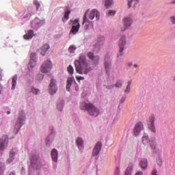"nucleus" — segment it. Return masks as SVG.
I'll return each instance as SVG.
<instances>
[{
	"label": "nucleus",
	"mask_w": 175,
	"mask_h": 175,
	"mask_svg": "<svg viewBox=\"0 0 175 175\" xmlns=\"http://www.w3.org/2000/svg\"><path fill=\"white\" fill-rule=\"evenodd\" d=\"M70 24H72V27L70 30V33L76 35L77 31L80 29V23L79 19H75L74 21L70 20Z\"/></svg>",
	"instance_id": "nucleus-6"
},
{
	"label": "nucleus",
	"mask_w": 175,
	"mask_h": 175,
	"mask_svg": "<svg viewBox=\"0 0 175 175\" xmlns=\"http://www.w3.org/2000/svg\"><path fill=\"white\" fill-rule=\"evenodd\" d=\"M53 68V64H51V62L49 60H46L40 68V70L42 73H47L51 70V68Z\"/></svg>",
	"instance_id": "nucleus-8"
},
{
	"label": "nucleus",
	"mask_w": 175,
	"mask_h": 175,
	"mask_svg": "<svg viewBox=\"0 0 175 175\" xmlns=\"http://www.w3.org/2000/svg\"><path fill=\"white\" fill-rule=\"evenodd\" d=\"M131 84H132V81H129L127 82V86H128V87H131Z\"/></svg>",
	"instance_id": "nucleus-51"
},
{
	"label": "nucleus",
	"mask_w": 175,
	"mask_h": 175,
	"mask_svg": "<svg viewBox=\"0 0 175 175\" xmlns=\"http://www.w3.org/2000/svg\"><path fill=\"white\" fill-rule=\"evenodd\" d=\"M24 124H25V114L23 112H21L18 116V120L14 129V131L16 134L18 133L20 128H21Z\"/></svg>",
	"instance_id": "nucleus-3"
},
{
	"label": "nucleus",
	"mask_w": 175,
	"mask_h": 175,
	"mask_svg": "<svg viewBox=\"0 0 175 175\" xmlns=\"http://www.w3.org/2000/svg\"><path fill=\"white\" fill-rule=\"evenodd\" d=\"M49 49H50V45H49V44H44L41 48L40 54H42V55L44 57V55H46L45 53L46 51H47V50H49Z\"/></svg>",
	"instance_id": "nucleus-21"
},
{
	"label": "nucleus",
	"mask_w": 175,
	"mask_h": 175,
	"mask_svg": "<svg viewBox=\"0 0 175 175\" xmlns=\"http://www.w3.org/2000/svg\"><path fill=\"white\" fill-rule=\"evenodd\" d=\"M150 142H151V140H150V139L148 138V136L145 135L142 137V143L143 144H144V146H146V144H148Z\"/></svg>",
	"instance_id": "nucleus-29"
},
{
	"label": "nucleus",
	"mask_w": 175,
	"mask_h": 175,
	"mask_svg": "<svg viewBox=\"0 0 175 175\" xmlns=\"http://www.w3.org/2000/svg\"><path fill=\"white\" fill-rule=\"evenodd\" d=\"M69 14H70V10L67 8L66 10L64 16V17L62 18V21L64 23H66V21H68L69 20Z\"/></svg>",
	"instance_id": "nucleus-22"
},
{
	"label": "nucleus",
	"mask_w": 175,
	"mask_h": 175,
	"mask_svg": "<svg viewBox=\"0 0 175 175\" xmlns=\"http://www.w3.org/2000/svg\"><path fill=\"white\" fill-rule=\"evenodd\" d=\"M139 166L142 170H146V169H147V166H148V162L147 161V159H144L141 160L139 162Z\"/></svg>",
	"instance_id": "nucleus-17"
},
{
	"label": "nucleus",
	"mask_w": 175,
	"mask_h": 175,
	"mask_svg": "<svg viewBox=\"0 0 175 175\" xmlns=\"http://www.w3.org/2000/svg\"><path fill=\"white\" fill-rule=\"evenodd\" d=\"M8 140H2V142L0 144V150L2 151L3 150H5V148H6V147H8Z\"/></svg>",
	"instance_id": "nucleus-25"
},
{
	"label": "nucleus",
	"mask_w": 175,
	"mask_h": 175,
	"mask_svg": "<svg viewBox=\"0 0 175 175\" xmlns=\"http://www.w3.org/2000/svg\"><path fill=\"white\" fill-rule=\"evenodd\" d=\"M113 3V0H105V6L106 9H109V8H110V6H111Z\"/></svg>",
	"instance_id": "nucleus-30"
},
{
	"label": "nucleus",
	"mask_w": 175,
	"mask_h": 175,
	"mask_svg": "<svg viewBox=\"0 0 175 175\" xmlns=\"http://www.w3.org/2000/svg\"><path fill=\"white\" fill-rule=\"evenodd\" d=\"M105 68L107 73H109L110 72V68H111V61L110 60V57L107 55L105 58Z\"/></svg>",
	"instance_id": "nucleus-12"
},
{
	"label": "nucleus",
	"mask_w": 175,
	"mask_h": 175,
	"mask_svg": "<svg viewBox=\"0 0 175 175\" xmlns=\"http://www.w3.org/2000/svg\"><path fill=\"white\" fill-rule=\"evenodd\" d=\"M64 107V101H62L61 103L57 105V109L59 111H62V109Z\"/></svg>",
	"instance_id": "nucleus-35"
},
{
	"label": "nucleus",
	"mask_w": 175,
	"mask_h": 175,
	"mask_svg": "<svg viewBox=\"0 0 175 175\" xmlns=\"http://www.w3.org/2000/svg\"><path fill=\"white\" fill-rule=\"evenodd\" d=\"M105 44V37L103 36H98L96 40L94 41V44L93 45V50L98 53L99 50H100V47Z\"/></svg>",
	"instance_id": "nucleus-4"
},
{
	"label": "nucleus",
	"mask_w": 175,
	"mask_h": 175,
	"mask_svg": "<svg viewBox=\"0 0 175 175\" xmlns=\"http://www.w3.org/2000/svg\"><path fill=\"white\" fill-rule=\"evenodd\" d=\"M76 143L79 150H81L83 148V139L78 137L76 140Z\"/></svg>",
	"instance_id": "nucleus-27"
},
{
	"label": "nucleus",
	"mask_w": 175,
	"mask_h": 175,
	"mask_svg": "<svg viewBox=\"0 0 175 175\" xmlns=\"http://www.w3.org/2000/svg\"><path fill=\"white\" fill-rule=\"evenodd\" d=\"M31 92L33 94H35V95H38V94H39V92H40V90H38V89H36V88H32L31 89Z\"/></svg>",
	"instance_id": "nucleus-39"
},
{
	"label": "nucleus",
	"mask_w": 175,
	"mask_h": 175,
	"mask_svg": "<svg viewBox=\"0 0 175 175\" xmlns=\"http://www.w3.org/2000/svg\"><path fill=\"white\" fill-rule=\"evenodd\" d=\"M67 70L69 75H73V73H75V69L73 68V66H72V65L68 66V67L67 68Z\"/></svg>",
	"instance_id": "nucleus-32"
},
{
	"label": "nucleus",
	"mask_w": 175,
	"mask_h": 175,
	"mask_svg": "<svg viewBox=\"0 0 175 175\" xmlns=\"http://www.w3.org/2000/svg\"><path fill=\"white\" fill-rule=\"evenodd\" d=\"M126 45V36H122L119 40V55H118V57H122L124 55V50H125V46Z\"/></svg>",
	"instance_id": "nucleus-5"
},
{
	"label": "nucleus",
	"mask_w": 175,
	"mask_h": 175,
	"mask_svg": "<svg viewBox=\"0 0 175 175\" xmlns=\"http://www.w3.org/2000/svg\"><path fill=\"white\" fill-rule=\"evenodd\" d=\"M88 57L89 59H91L94 64H98L99 62V56L94 55L92 52L88 53Z\"/></svg>",
	"instance_id": "nucleus-14"
},
{
	"label": "nucleus",
	"mask_w": 175,
	"mask_h": 175,
	"mask_svg": "<svg viewBox=\"0 0 175 175\" xmlns=\"http://www.w3.org/2000/svg\"><path fill=\"white\" fill-rule=\"evenodd\" d=\"M134 68H137V64H134Z\"/></svg>",
	"instance_id": "nucleus-56"
},
{
	"label": "nucleus",
	"mask_w": 175,
	"mask_h": 175,
	"mask_svg": "<svg viewBox=\"0 0 175 175\" xmlns=\"http://www.w3.org/2000/svg\"><path fill=\"white\" fill-rule=\"evenodd\" d=\"M39 23H38V27H42V25H43V24H44V21H39Z\"/></svg>",
	"instance_id": "nucleus-47"
},
{
	"label": "nucleus",
	"mask_w": 175,
	"mask_h": 175,
	"mask_svg": "<svg viewBox=\"0 0 175 175\" xmlns=\"http://www.w3.org/2000/svg\"><path fill=\"white\" fill-rule=\"evenodd\" d=\"M100 14L99 12L96 10H92L90 13L89 14L88 18L90 20H94V18H96V20H99V17H100Z\"/></svg>",
	"instance_id": "nucleus-13"
},
{
	"label": "nucleus",
	"mask_w": 175,
	"mask_h": 175,
	"mask_svg": "<svg viewBox=\"0 0 175 175\" xmlns=\"http://www.w3.org/2000/svg\"><path fill=\"white\" fill-rule=\"evenodd\" d=\"M36 56V54L35 53H31L30 55L31 59L29 63L28 68H31L32 69L33 68H35V65H36V63L35 62V59H33V57H35Z\"/></svg>",
	"instance_id": "nucleus-16"
},
{
	"label": "nucleus",
	"mask_w": 175,
	"mask_h": 175,
	"mask_svg": "<svg viewBox=\"0 0 175 175\" xmlns=\"http://www.w3.org/2000/svg\"><path fill=\"white\" fill-rule=\"evenodd\" d=\"M35 21H36V23H38V21H39V20H38V18H36V19L35 20Z\"/></svg>",
	"instance_id": "nucleus-57"
},
{
	"label": "nucleus",
	"mask_w": 175,
	"mask_h": 175,
	"mask_svg": "<svg viewBox=\"0 0 175 175\" xmlns=\"http://www.w3.org/2000/svg\"><path fill=\"white\" fill-rule=\"evenodd\" d=\"M75 66L77 73L79 75H88L92 68L88 66L85 55H81L79 59L75 61Z\"/></svg>",
	"instance_id": "nucleus-1"
},
{
	"label": "nucleus",
	"mask_w": 175,
	"mask_h": 175,
	"mask_svg": "<svg viewBox=\"0 0 175 175\" xmlns=\"http://www.w3.org/2000/svg\"><path fill=\"white\" fill-rule=\"evenodd\" d=\"M34 164H35V162H33V160H31V165H32L33 167H35Z\"/></svg>",
	"instance_id": "nucleus-53"
},
{
	"label": "nucleus",
	"mask_w": 175,
	"mask_h": 175,
	"mask_svg": "<svg viewBox=\"0 0 175 175\" xmlns=\"http://www.w3.org/2000/svg\"><path fill=\"white\" fill-rule=\"evenodd\" d=\"M77 49V48H76V46L75 45H71L68 48V51H69V53H75V51H76Z\"/></svg>",
	"instance_id": "nucleus-34"
},
{
	"label": "nucleus",
	"mask_w": 175,
	"mask_h": 175,
	"mask_svg": "<svg viewBox=\"0 0 175 175\" xmlns=\"http://www.w3.org/2000/svg\"><path fill=\"white\" fill-rule=\"evenodd\" d=\"M51 158H52L53 161H54V162H57L58 161V151H57L56 149H53L51 151Z\"/></svg>",
	"instance_id": "nucleus-18"
},
{
	"label": "nucleus",
	"mask_w": 175,
	"mask_h": 175,
	"mask_svg": "<svg viewBox=\"0 0 175 175\" xmlns=\"http://www.w3.org/2000/svg\"><path fill=\"white\" fill-rule=\"evenodd\" d=\"M3 173V167H2V164L0 163V174H2Z\"/></svg>",
	"instance_id": "nucleus-48"
},
{
	"label": "nucleus",
	"mask_w": 175,
	"mask_h": 175,
	"mask_svg": "<svg viewBox=\"0 0 175 175\" xmlns=\"http://www.w3.org/2000/svg\"><path fill=\"white\" fill-rule=\"evenodd\" d=\"M116 13H117V12L116 10H109L108 12L107 15L108 16H114V14H116Z\"/></svg>",
	"instance_id": "nucleus-38"
},
{
	"label": "nucleus",
	"mask_w": 175,
	"mask_h": 175,
	"mask_svg": "<svg viewBox=\"0 0 175 175\" xmlns=\"http://www.w3.org/2000/svg\"><path fill=\"white\" fill-rule=\"evenodd\" d=\"M10 175H14V173L11 172V173L10 174Z\"/></svg>",
	"instance_id": "nucleus-58"
},
{
	"label": "nucleus",
	"mask_w": 175,
	"mask_h": 175,
	"mask_svg": "<svg viewBox=\"0 0 175 175\" xmlns=\"http://www.w3.org/2000/svg\"><path fill=\"white\" fill-rule=\"evenodd\" d=\"M124 26L121 27V31L124 32V31H126L132 24H133V19L131 17H126L123 19Z\"/></svg>",
	"instance_id": "nucleus-9"
},
{
	"label": "nucleus",
	"mask_w": 175,
	"mask_h": 175,
	"mask_svg": "<svg viewBox=\"0 0 175 175\" xmlns=\"http://www.w3.org/2000/svg\"><path fill=\"white\" fill-rule=\"evenodd\" d=\"M172 3H175V0L174 1H172Z\"/></svg>",
	"instance_id": "nucleus-59"
},
{
	"label": "nucleus",
	"mask_w": 175,
	"mask_h": 175,
	"mask_svg": "<svg viewBox=\"0 0 175 175\" xmlns=\"http://www.w3.org/2000/svg\"><path fill=\"white\" fill-rule=\"evenodd\" d=\"M10 113V111H8V112H7V114H9Z\"/></svg>",
	"instance_id": "nucleus-60"
},
{
	"label": "nucleus",
	"mask_w": 175,
	"mask_h": 175,
	"mask_svg": "<svg viewBox=\"0 0 175 175\" xmlns=\"http://www.w3.org/2000/svg\"><path fill=\"white\" fill-rule=\"evenodd\" d=\"M142 129H143V123L138 122L135 124L134 128V133L135 136H139V133L142 132Z\"/></svg>",
	"instance_id": "nucleus-15"
},
{
	"label": "nucleus",
	"mask_w": 175,
	"mask_h": 175,
	"mask_svg": "<svg viewBox=\"0 0 175 175\" xmlns=\"http://www.w3.org/2000/svg\"><path fill=\"white\" fill-rule=\"evenodd\" d=\"M31 16H32V14H31L30 12L26 14L24 16V18H29L31 17Z\"/></svg>",
	"instance_id": "nucleus-43"
},
{
	"label": "nucleus",
	"mask_w": 175,
	"mask_h": 175,
	"mask_svg": "<svg viewBox=\"0 0 175 175\" xmlns=\"http://www.w3.org/2000/svg\"><path fill=\"white\" fill-rule=\"evenodd\" d=\"M17 79H18V77H17V75H16L12 78V90H15L16 89V85H17Z\"/></svg>",
	"instance_id": "nucleus-24"
},
{
	"label": "nucleus",
	"mask_w": 175,
	"mask_h": 175,
	"mask_svg": "<svg viewBox=\"0 0 175 175\" xmlns=\"http://www.w3.org/2000/svg\"><path fill=\"white\" fill-rule=\"evenodd\" d=\"M157 165H158L159 166H162V159H159L157 160Z\"/></svg>",
	"instance_id": "nucleus-44"
},
{
	"label": "nucleus",
	"mask_w": 175,
	"mask_h": 175,
	"mask_svg": "<svg viewBox=\"0 0 175 175\" xmlns=\"http://www.w3.org/2000/svg\"><path fill=\"white\" fill-rule=\"evenodd\" d=\"M16 155V149H12L11 151H10V158L8 159L7 162L8 163H12V161H14V157Z\"/></svg>",
	"instance_id": "nucleus-19"
},
{
	"label": "nucleus",
	"mask_w": 175,
	"mask_h": 175,
	"mask_svg": "<svg viewBox=\"0 0 175 175\" xmlns=\"http://www.w3.org/2000/svg\"><path fill=\"white\" fill-rule=\"evenodd\" d=\"M101 148L102 143H100V142H97L93 149L92 157H96V155H98L99 152H100Z\"/></svg>",
	"instance_id": "nucleus-11"
},
{
	"label": "nucleus",
	"mask_w": 175,
	"mask_h": 175,
	"mask_svg": "<svg viewBox=\"0 0 175 175\" xmlns=\"http://www.w3.org/2000/svg\"><path fill=\"white\" fill-rule=\"evenodd\" d=\"M122 84H124V81L120 79L118 80L114 85L116 88H121L122 87Z\"/></svg>",
	"instance_id": "nucleus-31"
},
{
	"label": "nucleus",
	"mask_w": 175,
	"mask_h": 175,
	"mask_svg": "<svg viewBox=\"0 0 175 175\" xmlns=\"http://www.w3.org/2000/svg\"><path fill=\"white\" fill-rule=\"evenodd\" d=\"M88 13V11L86 12L84 14L83 16V25H84V24H85V23H88V24H90V21L87 18V14Z\"/></svg>",
	"instance_id": "nucleus-33"
},
{
	"label": "nucleus",
	"mask_w": 175,
	"mask_h": 175,
	"mask_svg": "<svg viewBox=\"0 0 175 175\" xmlns=\"http://www.w3.org/2000/svg\"><path fill=\"white\" fill-rule=\"evenodd\" d=\"M139 0H130L128 1V7L129 8H132V3L134 5V6H136L137 3H139Z\"/></svg>",
	"instance_id": "nucleus-28"
},
{
	"label": "nucleus",
	"mask_w": 175,
	"mask_h": 175,
	"mask_svg": "<svg viewBox=\"0 0 175 175\" xmlns=\"http://www.w3.org/2000/svg\"><path fill=\"white\" fill-rule=\"evenodd\" d=\"M76 79L78 81H80L81 80H84V77H76Z\"/></svg>",
	"instance_id": "nucleus-46"
},
{
	"label": "nucleus",
	"mask_w": 175,
	"mask_h": 175,
	"mask_svg": "<svg viewBox=\"0 0 175 175\" xmlns=\"http://www.w3.org/2000/svg\"><path fill=\"white\" fill-rule=\"evenodd\" d=\"M170 21L172 24H175V16H171Z\"/></svg>",
	"instance_id": "nucleus-45"
},
{
	"label": "nucleus",
	"mask_w": 175,
	"mask_h": 175,
	"mask_svg": "<svg viewBox=\"0 0 175 175\" xmlns=\"http://www.w3.org/2000/svg\"><path fill=\"white\" fill-rule=\"evenodd\" d=\"M33 3H34L35 6H36L37 10H38L39 8H40V3H39V1L35 0L33 1Z\"/></svg>",
	"instance_id": "nucleus-36"
},
{
	"label": "nucleus",
	"mask_w": 175,
	"mask_h": 175,
	"mask_svg": "<svg viewBox=\"0 0 175 175\" xmlns=\"http://www.w3.org/2000/svg\"><path fill=\"white\" fill-rule=\"evenodd\" d=\"M127 66L131 68V66H132V63H131V62L127 63Z\"/></svg>",
	"instance_id": "nucleus-52"
},
{
	"label": "nucleus",
	"mask_w": 175,
	"mask_h": 175,
	"mask_svg": "<svg viewBox=\"0 0 175 175\" xmlns=\"http://www.w3.org/2000/svg\"><path fill=\"white\" fill-rule=\"evenodd\" d=\"M149 144L152 150H157V141L155 139H151Z\"/></svg>",
	"instance_id": "nucleus-26"
},
{
	"label": "nucleus",
	"mask_w": 175,
	"mask_h": 175,
	"mask_svg": "<svg viewBox=\"0 0 175 175\" xmlns=\"http://www.w3.org/2000/svg\"><path fill=\"white\" fill-rule=\"evenodd\" d=\"M125 100V99H124L122 101V103H123V102Z\"/></svg>",
	"instance_id": "nucleus-61"
},
{
	"label": "nucleus",
	"mask_w": 175,
	"mask_h": 175,
	"mask_svg": "<svg viewBox=\"0 0 175 175\" xmlns=\"http://www.w3.org/2000/svg\"><path fill=\"white\" fill-rule=\"evenodd\" d=\"M37 77H40L41 79V80H42L43 77H44V75H42V74H39Z\"/></svg>",
	"instance_id": "nucleus-50"
},
{
	"label": "nucleus",
	"mask_w": 175,
	"mask_h": 175,
	"mask_svg": "<svg viewBox=\"0 0 175 175\" xmlns=\"http://www.w3.org/2000/svg\"><path fill=\"white\" fill-rule=\"evenodd\" d=\"M115 85H107L106 88L107 90H113V88H114Z\"/></svg>",
	"instance_id": "nucleus-42"
},
{
	"label": "nucleus",
	"mask_w": 175,
	"mask_h": 175,
	"mask_svg": "<svg viewBox=\"0 0 175 175\" xmlns=\"http://www.w3.org/2000/svg\"><path fill=\"white\" fill-rule=\"evenodd\" d=\"M148 126L154 133L157 132V129H155V116L154 115H150L149 116L148 119Z\"/></svg>",
	"instance_id": "nucleus-7"
},
{
	"label": "nucleus",
	"mask_w": 175,
	"mask_h": 175,
	"mask_svg": "<svg viewBox=\"0 0 175 175\" xmlns=\"http://www.w3.org/2000/svg\"><path fill=\"white\" fill-rule=\"evenodd\" d=\"M33 38V30L27 31V33L23 36V38L26 40H29Z\"/></svg>",
	"instance_id": "nucleus-20"
},
{
	"label": "nucleus",
	"mask_w": 175,
	"mask_h": 175,
	"mask_svg": "<svg viewBox=\"0 0 175 175\" xmlns=\"http://www.w3.org/2000/svg\"><path fill=\"white\" fill-rule=\"evenodd\" d=\"M72 83H73V79L72 77H68L66 83L67 91H70V87H72Z\"/></svg>",
	"instance_id": "nucleus-23"
},
{
	"label": "nucleus",
	"mask_w": 175,
	"mask_h": 175,
	"mask_svg": "<svg viewBox=\"0 0 175 175\" xmlns=\"http://www.w3.org/2000/svg\"><path fill=\"white\" fill-rule=\"evenodd\" d=\"M114 175H120V167H116Z\"/></svg>",
	"instance_id": "nucleus-41"
},
{
	"label": "nucleus",
	"mask_w": 175,
	"mask_h": 175,
	"mask_svg": "<svg viewBox=\"0 0 175 175\" xmlns=\"http://www.w3.org/2000/svg\"><path fill=\"white\" fill-rule=\"evenodd\" d=\"M57 80L52 79L49 84V91L51 95H54L57 92Z\"/></svg>",
	"instance_id": "nucleus-10"
},
{
	"label": "nucleus",
	"mask_w": 175,
	"mask_h": 175,
	"mask_svg": "<svg viewBox=\"0 0 175 175\" xmlns=\"http://www.w3.org/2000/svg\"><path fill=\"white\" fill-rule=\"evenodd\" d=\"M81 109L82 110H88L89 114L93 117H98L99 116V109H98L94 105L82 103L81 104Z\"/></svg>",
	"instance_id": "nucleus-2"
},
{
	"label": "nucleus",
	"mask_w": 175,
	"mask_h": 175,
	"mask_svg": "<svg viewBox=\"0 0 175 175\" xmlns=\"http://www.w3.org/2000/svg\"><path fill=\"white\" fill-rule=\"evenodd\" d=\"M0 81H2V69L0 68ZM1 91L0 89V94H1Z\"/></svg>",
	"instance_id": "nucleus-49"
},
{
	"label": "nucleus",
	"mask_w": 175,
	"mask_h": 175,
	"mask_svg": "<svg viewBox=\"0 0 175 175\" xmlns=\"http://www.w3.org/2000/svg\"><path fill=\"white\" fill-rule=\"evenodd\" d=\"M124 92L125 94H129V92H131V86H126Z\"/></svg>",
	"instance_id": "nucleus-40"
},
{
	"label": "nucleus",
	"mask_w": 175,
	"mask_h": 175,
	"mask_svg": "<svg viewBox=\"0 0 175 175\" xmlns=\"http://www.w3.org/2000/svg\"><path fill=\"white\" fill-rule=\"evenodd\" d=\"M85 29H88V24H86V25H85Z\"/></svg>",
	"instance_id": "nucleus-54"
},
{
	"label": "nucleus",
	"mask_w": 175,
	"mask_h": 175,
	"mask_svg": "<svg viewBox=\"0 0 175 175\" xmlns=\"http://www.w3.org/2000/svg\"><path fill=\"white\" fill-rule=\"evenodd\" d=\"M75 90H77V91H79V86H75Z\"/></svg>",
	"instance_id": "nucleus-55"
},
{
	"label": "nucleus",
	"mask_w": 175,
	"mask_h": 175,
	"mask_svg": "<svg viewBox=\"0 0 175 175\" xmlns=\"http://www.w3.org/2000/svg\"><path fill=\"white\" fill-rule=\"evenodd\" d=\"M132 172V167H128L126 170L124 175H131V172Z\"/></svg>",
	"instance_id": "nucleus-37"
}]
</instances>
